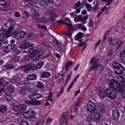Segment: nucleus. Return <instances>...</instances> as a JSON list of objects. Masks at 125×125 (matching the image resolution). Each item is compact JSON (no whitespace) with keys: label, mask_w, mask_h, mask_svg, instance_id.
<instances>
[{"label":"nucleus","mask_w":125,"mask_h":125,"mask_svg":"<svg viewBox=\"0 0 125 125\" xmlns=\"http://www.w3.org/2000/svg\"><path fill=\"white\" fill-rule=\"evenodd\" d=\"M123 65L121 64V63H119V62H115L113 64V67L114 69V71H115L116 69H119V68H120Z\"/></svg>","instance_id":"obj_27"},{"label":"nucleus","mask_w":125,"mask_h":125,"mask_svg":"<svg viewBox=\"0 0 125 125\" xmlns=\"http://www.w3.org/2000/svg\"><path fill=\"white\" fill-rule=\"evenodd\" d=\"M99 9V4L96 3L93 8V10H97Z\"/></svg>","instance_id":"obj_59"},{"label":"nucleus","mask_w":125,"mask_h":125,"mask_svg":"<svg viewBox=\"0 0 125 125\" xmlns=\"http://www.w3.org/2000/svg\"><path fill=\"white\" fill-rule=\"evenodd\" d=\"M92 119H93V117H92L91 116H88L86 117V121H87V122H91Z\"/></svg>","instance_id":"obj_56"},{"label":"nucleus","mask_w":125,"mask_h":125,"mask_svg":"<svg viewBox=\"0 0 125 125\" xmlns=\"http://www.w3.org/2000/svg\"><path fill=\"white\" fill-rule=\"evenodd\" d=\"M27 81H35L37 80V75L35 74L29 75L27 77Z\"/></svg>","instance_id":"obj_21"},{"label":"nucleus","mask_w":125,"mask_h":125,"mask_svg":"<svg viewBox=\"0 0 125 125\" xmlns=\"http://www.w3.org/2000/svg\"><path fill=\"white\" fill-rule=\"evenodd\" d=\"M99 95L101 98H105L107 95H106V90H104L102 87H100V90L99 89Z\"/></svg>","instance_id":"obj_15"},{"label":"nucleus","mask_w":125,"mask_h":125,"mask_svg":"<svg viewBox=\"0 0 125 125\" xmlns=\"http://www.w3.org/2000/svg\"><path fill=\"white\" fill-rule=\"evenodd\" d=\"M32 19L35 21H37V22H40V20L41 19V18H40V14H35L32 15Z\"/></svg>","instance_id":"obj_25"},{"label":"nucleus","mask_w":125,"mask_h":125,"mask_svg":"<svg viewBox=\"0 0 125 125\" xmlns=\"http://www.w3.org/2000/svg\"><path fill=\"white\" fill-rule=\"evenodd\" d=\"M13 110L15 111V112H17V111H19V105H16L14 106Z\"/></svg>","instance_id":"obj_55"},{"label":"nucleus","mask_w":125,"mask_h":125,"mask_svg":"<svg viewBox=\"0 0 125 125\" xmlns=\"http://www.w3.org/2000/svg\"><path fill=\"white\" fill-rule=\"evenodd\" d=\"M50 19H49V21L50 23H53L54 21H55V18H57L58 16L56 13L55 12H52L50 14Z\"/></svg>","instance_id":"obj_14"},{"label":"nucleus","mask_w":125,"mask_h":125,"mask_svg":"<svg viewBox=\"0 0 125 125\" xmlns=\"http://www.w3.org/2000/svg\"><path fill=\"white\" fill-rule=\"evenodd\" d=\"M99 109L101 110L102 113H105V106L102 103L99 104Z\"/></svg>","instance_id":"obj_28"},{"label":"nucleus","mask_w":125,"mask_h":125,"mask_svg":"<svg viewBox=\"0 0 125 125\" xmlns=\"http://www.w3.org/2000/svg\"><path fill=\"white\" fill-rule=\"evenodd\" d=\"M39 10H40V8L38 7V6H35L32 8L31 13H36V12H39Z\"/></svg>","instance_id":"obj_33"},{"label":"nucleus","mask_w":125,"mask_h":125,"mask_svg":"<svg viewBox=\"0 0 125 125\" xmlns=\"http://www.w3.org/2000/svg\"><path fill=\"white\" fill-rule=\"evenodd\" d=\"M64 82V78H60L57 82V83L60 84Z\"/></svg>","instance_id":"obj_61"},{"label":"nucleus","mask_w":125,"mask_h":125,"mask_svg":"<svg viewBox=\"0 0 125 125\" xmlns=\"http://www.w3.org/2000/svg\"><path fill=\"white\" fill-rule=\"evenodd\" d=\"M12 31H13V27H10L7 32L5 29L1 28L0 30V37L3 35V38H8V37L11 36V32H12Z\"/></svg>","instance_id":"obj_4"},{"label":"nucleus","mask_w":125,"mask_h":125,"mask_svg":"<svg viewBox=\"0 0 125 125\" xmlns=\"http://www.w3.org/2000/svg\"><path fill=\"white\" fill-rule=\"evenodd\" d=\"M37 87L38 88H42L43 87V84L41 82H39L37 84Z\"/></svg>","instance_id":"obj_52"},{"label":"nucleus","mask_w":125,"mask_h":125,"mask_svg":"<svg viewBox=\"0 0 125 125\" xmlns=\"http://www.w3.org/2000/svg\"><path fill=\"white\" fill-rule=\"evenodd\" d=\"M7 110V107L4 105H2L0 107V113H4Z\"/></svg>","instance_id":"obj_35"},{"label":"nucleus","mask_w":125,"mask_h":125,"mask_svg":"<svg viewBox=\"0 0 125 125\" xmlns=\"http://www.w3.org/2000/svg\"><path fill=\"white\" fill-rule=\"evenodd\" d=\"M42 98V94L38 93H33L29 97L30 100H26L25 102L26 104L29 105H40L42 104V102L37 99Z\"/></svg>","instance_id":"obj_1"},{"label":"nucleus","mask_w":125,"mask_h":125,"mask_svg":"<svg viewBox=\"0 0 125 125\" xmlns=\"http://www.w3.org/2000/svg\"><path fill=\"white\" fill-rule=\"evenodd\" d=\"M53 122V119L50 117H48L46 120V125H50Z\"/></svg>","instance_id":"obj_41"},{"label":"nucleus","mask_w":125,"mask_h":125,"mask_svg":"<svg viewBox=\"0 0 125 125\" xmlns=\"http://www.w3.org/2000/svg\"><path fill=\"white\" fill-rule=\"evenodd\" d=\"M74 83H73V82H72L71 83V84L69 85V86H68L67 89V92H68V91H70V89H71V88H72V87H73V86L74 85Z\"/></svg>","instance_id":"obj_57"},{"label":"nucleus","mask_w":125,"mask_h":125,"mask_svg":"<svg viewBox=\"0 0 125 125\" xmlns=\"http://www.w3.org/2000/svg\"><path fill=\"white\" fill-rule=\"evenodd\" d=\"M93 115V120H96L98 122H99L101 120V113L98 111V110H96L95 112L92 113Z\"/></svg>","instance_id":"obj_9"},{"label":"nucleus","mask_w":125,"mask_h":125,"mask_svg":"<svg viewBox=\"0 0 125 125\" xmlns=\"http://www.w3.org/2000/svg\"><path fill=\"white\" fill-rule=\"evenodd\" d=\"M25 36H26V32L22 30L19 32H17L15 35L14 36V38L17 40H20L21 39L25 38Z\"/></svg>","instance_id":"obj_8"},{"label":"nucleus","mask_w":125,"mask_h":125,"mask_svg":"<svg viewBox=\"0 0 125 125\" xmlns=\"http://www.w3.org/2000/svg\"><path fill=\"white\" fill-rule=\"evenodd\" d=\"M64 86H62L61 88V92L57 95L58 97V96H60V95H61V94L64 92Z\"/></svg>","instance_id":"obj_53"},{"label":"nucleus","mask_w":125,"mask_h":125,"mask_svg":"<svg viewBox=\"0 0 125 125\" xmlns=\"http://www.w3.org/2000/svg\"><path fill=\"white\" fill-rule=\"evenodd\" d=\"M59 47H60V49L62 51H64V50H65V46H64V44H60Z\"/></svg>","instance_id":"obj_50"},{"label":"nucleus","mask_w":125,"mask_h":125,"mask_svg":"<svg viewBox=\"0 0 125 125\" xmlns=\"http://www.w3.org/2000/svg\"><path fill=\"white\" fill-rule=\"evenodd\" d=\"M35 116V111L30 109L23 113V117L25 119H31Z\"/></svg>","instance_id":"obj_7"},{"label":"nucleus","mask_w":125,"mask_h":125,"mask_svg":"<svg viewBox=\"0 0 125 125\" xmlns=\"http://www.w3.org/2000/svg\"><path fill=\"white\" fill-rule=\"evenodd\" d=\"M37 26L39 29H46V26L44 25H42L40 24H37Z\"/></svg>","instance_id":"obj_54"},{"label":"nucleus","mask_w":125,"mask_h":125,"mask_svg":"<svg viewBox=\"0 0 125 125\" xmlns=\"http://www.w3.org/2000/svg\"><path fill=\"white\" fill-rule=\"evenodd\" d=\"M3 68H4V69H6V70H9L10 69H14V66H13V65L12 64H7V65H4L3 66Z\"/></svg>","instance_id":"obj_34"},{"label":"nucleus","mask_w":125,"mask_h":125,"mask_svg":"<svg viewBox=\"0 0 125 125\" xmlns=\"http://www.w3.org/2000/svg\"><path fill=\"white\" fill-rule=\"evenodd\" d=\"M1 11H7L12 8V6L10 3H6L2 7H0Z\"/></svg>","instance_id":"obj_11"},{"label":"nucleus","mask_w":125,"mask_h":125,"mask_svg":"<svg viewBox=\"0 0 125 125\" xmlns=\"http://www.w3.org/2000/svg\"><path fill=\"white\" fill-rule=\"evenodd\" d=\"M100 60L99 59H97L96 61L94 62L92 67L89 69V72H91L92 70H95L98 66V64H99V61Z\"/></svg>","instance_id":"obj_17"},{"label":"nucleus","mask_w":125,"mask_h":125,"mask_svg":"<svg viewBox=\"0 0 125 125\" xmlns=\"http://www.w3.org/2000/svg\"><path fill=\"white\" fill-rule=\"evenodd\" d=\"M21 12L22 13V14L24 15L25 18H26L27 19H28V18H29V13L26 11H24V10H22L21 11Z\"/></svg>","instance_id":"obj_42"},{"label":"nucleus","mask_w":125,"mask_h":125,"mask_svg":"<svg viewBox=\"0 0 125 125\" xmlns=\"http://www.w3.org/2000/svg\"><path fill=\"white\" fill-rule=\"evenodd\" d=\"M80 77V74H78L74 78V79L73 80V81L72 82V83H76V82H77V81H78V79H79V78Z\"/></svg>","instance_id":"obj_51"},{"label":"nucleus","mask_w":125,"mask_h":125,"mask_svg":"<svg viewBox=\"0 0 125 125\" xmlns=\"http://www.w3.org/2000/svg\"><path fill=\"white\" fill-rule=\"evenodd\" d=\"M50 73L48 72H43L41 74V76L42 78H45L46 79H47V78H49L50 77Z\"/></svg>","instance_id":"obj_29"},{"label":"nucleus","mask_w":125,"mask_h":125,"mask_svg":"<svg viewBox=\"0 0 125 125\" xmlns=\"http://www.w3.org/2000/svg\"><path fill=\"white\" fill-rule=\"evenodd\" d=\"M122 96L123 98H124L125 99V89H124V90L122 92Z\"/></svg>","instance_id":"obj_64"},{"label":"nucleus","mask_w":125,"mask_h":125,"mask_svg":"<svg viewBox=\"0 0 125 125\" xmlns=\"http://www.w3.org/2000/svg\"><path fill=\"white\" fill-rule=\"evenodd\" d=\"M6 3V2L4 0H0V5H2V6H3V5Z\"/></svg>","instance_id":"obj_60"},{"label":"nucleus","mask_w":125,"mask_h":125,"mask_svg":"<svg viewBox=\"0 0 125 125\" xmlns=\"http://www.w3.org/2000/svg\"><path fill=\"white\" fill-rule=\"evenodd\" d=\"M85 6L88 11H91L92 10V6H91V5H90V4H86Z\"/></svg>","instance_id":"obj_43"},{"label":"nucleus","mask_w":125,"mask_h":125,"mask_svg":"<svg viewBox=\"0 0 125 125\" xmlns=\"http://www.w3.org/2000/svg\"><path fill=\"white\" fill-rule=\"evenodd\" d=\"M11 82L12 83H17V85H23V84H27V83L25 82H23L21 80L20 78L18 77H15L11 79Z\"/></svg>","instance_id":"obj_6"},{"label":"nucleus","mask_w":125,"mask_h":125,"mask_svg":"<svg viewBox=\"0 0 125 125\" xmlns=\"http://www.w3.org/2000/svg\"><path fill=\"white\" fill-rule=\"evenodd\" d=\"M37 3H38L37 0H31L28 4H25V8L33 7V6H34V5H36Z\"/></svg>","instance_id":"obj_16"},{"label":"nucleus","mask_w":125,"mask_h":125,"mask_svg":"<svg viewBox=\"0 0 125 125\" xmlns=\"http://www.w3.org/2000/svg\"><path fill=\"white\" fill-rule=\"evenodd\" d=\"M123 43H124V42L123 41H120L118 42V45L117 46V49H118V48H120V47H121V46H122V44H123Z\"/></svg>","instance_id":"obj_58"},{"label":"nucleus","mask_w":125,"mask_h":125,"mask_svg":"<svg viewBox=\"0 0 125 125\" xmlns=\"http://www.w3.org/2000/svg\"><path fill=\"white\" fill-rule=\"evenodd\" d=\"M108 42H109L110 45H116V44L118 43V42H119V40H118L117 39L110 37L108 39Z\"/></svg>","instance_id":"obj_19"},{"label":"nucleus","mask_w":125,"mask_h":125,"mask_svg":"<svg viewBox=\"0 0 125 125\" xmlns=\"http://www.w3.org/2000/svg\"><path fill=\"white\" fill-rule=\"evenodd\" d=\"M87 109L89 112H90V113H91V114L97 110L96 109V104H94L92 101H89L87 103Z\"/></svg>","instance_id":"obj_5"},{"label":"nucleus","mask_w":125,"mask_h":125,"mask_svg":"<svg viewBox=\"0 0 125 125\" xmlns=\"http://www.w3.org/2000/svg\"><path fill=\"white\" fill-rule=\"evenodd\" d=\"M73 62H69L66 63V66H65V70L66 71H68V69H69V67L72 66L73 65Z\"/></svg>","instance_id":"obj_37"},{"label":"nucleus","mask_w":125,"mask_h":125,"mask_svg":"<svg viewBox=\"0 0 125 125\" xmlns=\"http://www.w3.org/2000/svg\"><path fill=\"white\" fill-rule=\"evenodd\" d=\"M20 125H30L27 121H21L20 123Z\"/></svg>","instance_id":"obj_49"},{"label":"nucleus","mask_w":125,"mask_h":125,"mask_svg":"<svg viewBox=\"0 0 125 125\" xmlns=\"http://www.w3.org/2000/svg\"><path fill=\"white\" fill-rule=\"evenodd\" d=\"M33 45L34 44L31 42H26L21 45L20 47V48H25L26 49H27V48H29V47H32L31 48H33Z\"/></svg>","instance_id":"obj_13"},{"label":"nucleus","mask_w":125,"mask_h":125,"mask_svg":"<svg viewBox=\"0 0 125 125\" xmlns=\"http://www.w3.org/2000/svg\"><path fill=\"white\" fill-rule=\"evenodd\" d=\"M113 76V74L110 72L107 73V74H105V79L106 80H108L110 81V78L109 77H112Z\"/></svg>","instance_id":"obj_46"},{"label":"nucleus","mask_w":125,"mask_h":125,"mask_svg":"<svg viewBox=\"0 0 125 125\" xmlns=\"http://www.w3.org/2000/svg\"><path fill=\"white\" fill-rule=\"evenodd\" d=\"M39 22L40 23H46V22H47V20L44 17H42L40 19Z\"/></svg>","instance_id":"obj_44"},{"label":"nucleus","mask_w":125,"mask_h":125,"mask_svg":"<svg viewBox=\"0 0 125 125\" xmlns=\"http://www.w3.org/2000/svg\"><path fill=\"white\" fill-rule=\"evenodd\" d=\"M15 16H16V17H17L18 18L20 17V16H21V15L20 14V13H19V12H15Z\"/></svg>","instance_id":"obj_62"},{"label":"nucleus","mask_w":125,"mask_h":125,"mask_svg":"<svg viewBox=\"0 0 125 125\" xmlns=\"http://www.w3.org/2000/svg\"><path fill=\"white\" fill-rule=\"evenodd\" d=\"M83 34L82 32H79L77 34V35H76L75 36V40L76 41H79L80 39H82L83 37Z\"/></svg>","instance_id":"obj_30"},{"label":"nucleus","mask_w":125,"mask_h":125,"mask_svg":"<svg viewBox=\"0 0 125 125\" xmlns=\"http://www.w3.org/2000/svg\"><path fill=\"white\" fill-rule=\"evenodd\" d=\"M43 65H44V62H40L37 65H35L34 63H30L24 66V70L25 72H28V71H30V70L36 71V70H39V69L42 68Z\"/></svg>","instance_id":"obj_3"},{"label":"nucleus","mask_w":125,"mask_h":125,"mask_svg":"<svg viewBox=\"0 0 125 125\" xmlns=\"http://www.w3.org/2000/svg\"><path fill=\"white\" fill-rule=\"evenodd\" d=\"M20 60V57L15 56L12 59V62H14V63H16V62H18Z\"/></svg>","instance_id":"obj_36"},{"label":"nucleus","mask_w":125,"mask_h":125,"mask_svg":"<svg viewBox=\"0 0 125 125\" xmlns=\"http://www.w3.org/2000/svg\"><path fill=\"white\" fill-rule=\"evenodd\" d=\"M112 115L114 120H115V121H118L120 118V111L117 109H113Z\"/></svg>","instance_id":"obj_12"},{"label":"nucleus","mask_w":125,"mask_h":125,"mask_svg":"<svg viewBox=\"0 0 125 125\" xmlns=\"http://www.w3.org/2000/svg\"><path fill=\"white\" fill-rule=\"evenodd\" d=\"M88 19V16H84L81 18V22L83 24H86V21Z\"/></svg>","instance_id":"obj_32"},{"label":"nucleus","mask_w":125,"mask_h":125,"mask_svg":"<svg viewBox=\"0 0 125 125\" xmlns=\"http://www.w3.org/2000/svg\"><path fill=\"white\" fill-rule=\"evenodd\" d=\"M74 20L75 22H81L82 16L78 15L74 18Z\"/></svg>","instance_id":"obj_38"},{"label":"nucleus","mask_w":125,"mask_h":125,"mask_svg":"<svg viewBox=\"0 0 125 125\" xmlns=\"http://www.w3.org/2000/svg\"><path fill=\"white\" fill-rule=\"evenodd\" d=\"M14 98V97H13V96L10 94H8L6 96V99L9 101H12Z\"/></svg>","instance_id":"obj_40"},{"label":"nucleus","mask_w":125,"mask_h":125,"mask_svg":"<svg viewBox=\"0 0 125 125\" xmlns=\"http://www.w3.org/2000/svg\"><path fill=\"white\" fill-rule=\"evenodd\" d=\"M70 15L71 16V17H75L77 16V13L76 12H73L72 13H71L70 14Z\"/></svg>","instance_id":"obj_63"},{"label":"nucleus","mask_w":125,"mask_h":125,"mask_svg":"<svg viewBox=\"0 0 125 125\" xmlns=\"http://www.w3.org/2000/svg\"><path fill=\"white\" fill-rule=\"evenodd\" d=\"M49 2H50V0H41L40 4L41 6H45V5H47Z\"/></svg>","instance_id":"obj_23"},{"label":"nucleus","mask_w":125,"mask_h":125,"mask_svg":"<svg viewBox=\"0 0 125 125\" xmlns=\"http://www.w3.org/2000/svg\"><path fill=\"white\" fill-rule=\"evenodd\" d=\"M61 22L62 23V24H66V25L69 26V27H71V26H72V24H71V21L69 18H66L65 19L61 21Z\"/></svg>","instance_id":"obj_20"},{"label":"nucleus","mask_w":125,"mask_h":125,"mask_svg":"<svg viewBox=\"0 0 125 125\" xmlns=\"http://www.w3.org/2000/svg\"><path fill=\"white\" fill-rule=\"evenodd\" d=\"M121 61L124 64H125V50H123L121 53V55H120Z\"/></svg>","instance_id":"obj_24"},{"label":"nucleus","mask_w":125,"mask_h":125,"mask_svg":"<svg viewBox=\"0 0 125 125\" xmlns=\"http://www.w3.org/2000/svg\"><path fill=\"white\" fill-rule=\"evenodd\" d=\"M15 89V87L14 86H11L8 88H7L6 90L8 93H12V92H14V90Z\"/></svg>","instance_id":"obj_31"},{"label":"nucleus","mask_w":125,"mask_h":125,"mask_svg":"<svg viewBox=\"0 0 125 125\" xmlns=\"http://www.w3.org/2000/svg\"><path fill=\"white\" fill-rule=\"evenodd\" d=\"M25 60H33V57L31 55H27L24 58Z\"/></svg>","instance_id":"obj_47"},{"label":"nucleus","mask_w":125,"mask_h":125,"mask_svg":"<svg viewBox=\"0 0 125 125\" xmlns=\"http://www.w3.org/2000/svg\"><path fill=\"white\" fill-rule=\"evenodd\" d=\"M114 72L117 75H122V74H123L124 72H125V67L122 65V66H121L119 68H116L115 70H114Z\"/></svg>","instance_id":"obj_18"},{"label":"nucleus","mask_w":125,"mask_h":125,"mask_svg":"<svg viewBox=\"0 0 125 125\" xmlns=\"http://www.w3.org/2000/svg\"><path fill=\"white\" fill-rule=\"evenodd\" d=\"M15 47V45L13 44H10L8 45L4 46L2 48V50L3 52H9L10 50H12L13 48Z\"/></svg>","instance_id":"obj_10"},{"label":"nucleus","mask_w":125,"mask_h":125,"mask_svg":"<svg viewBox=\"0 0 125 125\" xmlns=\"http://www.w3.org/2000/svg\"><path fill=\"white\" fill-rule=\"evenodd\" d=\"M19 53H20V50L17 48H15L13 51V54L14 55H16V54H19Z\"/></svg>","instance_id":"obj_45"},{"label":"nucleus","mask_w":125,"mask_h":125,"mask_svg":"<svg viewBox=\"0 0 125 125\" xmlns=\"http://www.w3.org/2000/svg\"><path fill=\"white\" fill-rule=\"evenodd\" d=\"M28 53L32 56L34 61L43 58V53L40 51L38 49H34L33 48H30L28 49Z\"/></svg>","instance_id":"obj_2"},{"label":"nucleus","mask_w":125,"mask_h":125,"mask_svg":"<svg viewBox=\"0 0 125 125\" xmlns=\"http://www.w3.org/2000/svg\"><path fill=\"white\" fill-rule=\"evenodd\" d=\"M28 91V86H24L21 88L20 91L21 95H23V94H25L26 92Z\"/></svg>","instance_id":"obj_22"},{"label":"nucleus","mask_w":125,"mask_h":125,"mask_svg":"<svg viewBox=\"0 0 125 125\" xmlns=\"http://www.w3.org/2000/svg\"><path fill=\"white\" fill-rule=\"evenodd\" d=\"M102 40L101 39H100L95 44L94 47L95 48H97L98 47V46L100 45V43H101Z\"/></svg>","instance_id":"obj_48"},{"label":"nucleus","mask_w":125,"mask_h":125,"mask_svg":"<svg viewBox=\"0 0 125 125\" xmlns=\"http://www.w3.org/2000/svg\"><path fill=\"white\" fill-rule=\"evenodd\" d=\"M19 112H22V111H25L27 109V106L25 105L24 104H21L19 105Z\"/></svg>","instance_id":"obj_26"},{"label":"nucleus","mask_w":125,"mask_h":125,"mask_svg":"<svg viewBox=\"0 0 125 125\" xmlns=\"http://www.w3.org/2000/svg\"><path fill=\"white\" fill-rule=\"evenodd\" d=\"M7 86H8L7 84L0 86V93H1L5 89V87H7Z\"/></svg>","instance_id":"obj_39"}]
</instances>
